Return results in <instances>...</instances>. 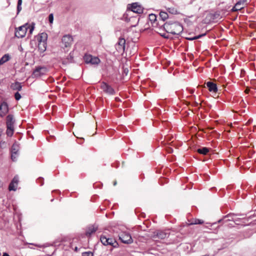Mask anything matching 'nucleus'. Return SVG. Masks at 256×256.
<instances>
[{
	"instance_id": "nucleus-1",
	"label": "nucleus",
	"mask_w": 256,
	"mask_h": 256,
	"mask_svg": "<svg viewBox=\"0 0 256 256\" xmlns=\"http://www.w3.org/2000/svg\"><path fill=\"white\" fill-rule=\"evenodd\" d=\"M146 18L147 22L150 21L152 26L163 28L166 32L174 35H178L184 30L182 24L177 21L168 20L165 22L168 17H146Z\"/></svg>"
},
{
	"instance_id": "nucleus-2",
	"label": "nucleus",
	"mask_w": 256,
	"mask_h": 256,
	"mask_svg": "<svg viewBox=\"0 0 256 256\" xmlns=\"http://www.w3.org/2000/svg\"><path fill=\"white\" fill-rule=\"evenodd\" d=\"M144 7L138 2H134L127 5L126 10L122 16H128V12H132L134 14H142L143 12Z\"/></svg>"
},
{
	"instance_id": "nucleus-3",
	"label": "nucleus",
	"mask_w": 256,
	"mask_h": 256,
	"mask_svg": "<svg viewBox=\"0 0 256 256\" xmlns=\"http://www.w3.org/2000/svg\"><path fill=\"white\" fill-rule=\"evenodd\" d=\"M34 24H26L16 29L15 36L18 38H22L25 36L28 29L29 30L30 33L31 34L34 30Z\"/></svg>"
},
{
	"instance_id": "nucleus-4",
	"label": "nucleus",
	"mask_w": 256,
	"mask_h": 256,
	"mask_svg": "<svg viewBox=\"0 0 256 256\" xmlns=\"http://www.w3.org/2000/svg\"><path fill=\"white\" fill-rule=\"evenodd\" d=\"M230 8V6H228V8L222 9L220 10H218L214 12H210L209 10H206L204 14L206 16H228V9Z\"/></svg>"
},
{
	"instance_id": "nucleus-5",
	"label": "nucleus",
	"mask_w": 256,
	"mask_h": 256,
	"mask_svg": "<svg viewBox=\"0 0 256 256\" xmlns=\"http://www.w3.org/2000/svg\"><path fill=\"white\" fill-rule=\"evenodd\" d=\"M48 70L45 66H37L36 68L32 74L33 78H38L46 74Z\"/></svg>"
},
{
	"instance_id": "nucleus-6",
	"label": "nucleus",
	"mask_w": 256,
	"mask_h": 256,
	"mask_svg": "<svg viewBox=\"0 0 256 256\" xmlns=\"http://www.w3.org/2000/svg\"><path fill=\"white\" fill-rule=\"evenodd\" d=\"M222 17H206L199 24L200 27H202L203 24L216 23L222 20Z\"/></svg>"
},
{
	"instance_id": "nucleus-7",
	"label": "nucleus",
	"mask_w": 256,
	"mask_h": 256,
	"mask_svg": "<svg viewBox=\"0 0 256 256\" xmlns=\"http://www.w3.org/2000/svg\"><path fill=\"white\" fill-rule=\"evenodd\" d=\"M84 59L86 63L92 64H98L100 60L96 56H93L90 54H85Z\"/></svg>"
},
{
	"instance_id": "nucleus-8",
	"label": "nucleus",
	"mask_w": 256,
	"mask_h": 256,
	"mask_svg": "<svg viewBox=\"0 0 256 256\" xmlns=\"http://www.w3.org/2000/svg\"><path fill=\"white\" fill-rule=\"evenodd\" d=\"M100 240L104 246L109 245L114 247H116V245L117 244L116 242L114 239L107 238L104 236H101Z\"/></svg>"
},
{
	"instance_id": "nucleus-9",
	"label": "nucleus",
	"mask_w": 256,
	"mask_h": 256,
	"mask_svg": "<svg viewBox=\"0 0 256 256\" xmlns=\"http://www.w3.org/2000/svg\"><path fill=\"white\" fill-rule=\"evenodd\" d=\"M115 46L116 50L118 52H124L126 48V40L123 38H120Z\"/></svg>"
},
{
	"instance_id": "nucleus-10",
	"label": "nucleus",
	"mask_w": 256,
	"mask_h": 256,
	"mask_svg": "<svg viewBox=\"0 0 256 256\" xmlns=\"http://www.w3.org/2000/svg\"><path fill=\"white\" fill-rule=\"evenodd\" d=\"M20 150V144L15 142L12 146L11 149V158L13 161L16 160L18 155V151Z\"/></svg>"
},
{
	"instance_id": "nucleus-11",
	"label": "nucleus",
	"mask_w": 256,
	"mask_h": 256,
	"mask_svg": "<svg viewBox=\"0 0 256 256\" xmlns=\"http://www.w3.org/2000/svg\"><path fill=\"white\" fill-rule=\"evenodd\" d=\"M100 88L105 92L109 94H114L115 93L114 88L104 82H102L100 84Z\"/></svg>"
},
{
	"instance_id": "nucleus-12",
	"label": "nucleus",
	"mask_w": 256,
	"mask_h": 256,
	"mask_svg": "<svg viewBox=\"0 0 256 256\" xmlns=\"http://www.w3.org/2000/svg\"><path fill=\"white\" fill-rule=\"evenodd\" d=\"M119 238L121 241L124 244H130L132 242L131 236L128 233H122L119 236Z\"/></svg>"
},
{
	"instance_id": "nucleus-13",
	"label": "nucleus",
	"mask_w": 256,
	"mask_h": 256,
	"mask_svg": "<svg viewBox=\"0 0 256 256\" xmlns=\"http://www.w3.org/2000/svg\"><path fill=\"white\" fill-rule=\"evenodd\" d=\"M62 41L65 47H70L73 42V38L70 34H66L62 37Z\"/></svg>"
},
{
	"instance_id": "nucleus-14",
	"label": "nucleus",
	"mask_w": 256,
	"mask_h": 256,
	"mask_svg": "<svg viewBox=\"0 0 256 256\" xmlns=\"http://www.w3.org/2000/svg\"><path fill=\"white\" fill-rule=\"evenodd\" d=\"M18 182V177L15 176L9 184L8 190L10 191H16L17 189Z\"/></svg>"
},
{
	"instance_id": "nucleus-15",
	"label": "nucleus",
	"mask_w": 256,
	"mask_h": 256,
	"mask_svg": "<svg viewBox=\"0 0 256 256\" xmlns=\"http://www.w3.org/2000/svg\"><path fill=\"white\" fill-rule=\"evenodd\" d=\"M169 236V234L161 230L157 231L154 232L153 238H158L160 240H164L166 238H167Z\"/></svg>"
},
{
	"instance_id": "nucleus-16",
	"label": "nucleus",
	"mask_w": 256,
	"mask_h": 256,
	"mask_svg": "<svg viewBox=\"0 0 256 256\" xmlns=\"http://www.w3.org/2000/svg\"><path fill=\"white\" fill-rule=\"evenodd\" d=\"M8 112V106L7 102H4L0 105V116L2 117Z\"/></svg>"
},
{
	"instance_id": "nucleus-17",
	"label": "nucleus",
	"mask_w": 256,
	"mask_h": 256,
	"mask_svg": "<svg viewBox=\"0 0 256 256\" xmlns=\"http://www.w3.org/2000/svg\"><path fill=\"white\" fill-rule=\"evenodd\" d=\"M154 12H148V16H164V14H166V16H168V14L165 10H154Z\"/></svg>"
},
{
	"instance_id": "nucleus-18",
	"label": "nucleus",
	"mask_w": 256,
	"mask_h": 256,
	"mask_svg": "<svg viewBox=\"0 0 256 256\" xmlns=\"http://www.w3.org/2000/svg\"><path fill=\"white\" fill-rule=\"evenodd\" d=\"M206 86L210 92H216L218 91L216 84L212 82H208L206 83Z\"/></svg>"
},
{
	"instance_id": "nucleus-19",
	"label": "nucleus",
	"mask_w": 256,
	"mask_h": 256,
	"mask_svg": "<svg viewBox=\"0 0 256 256\" xmlns=\"http://www.w3.org/2000/svg\"><path fill=\"white\" fill-rule=\"evenodd\" d=\"M10 87V88L14 90L20 91L22 88L21 83L18 82L12 83Z\"/></svg>"
},
{
	"instance_id": "nucleus-20",
	"label": "nucleus",
	"mask_w": 256,
	"mask_h": 256,
	"mask_svg": "<svg viewBox=\"0 0 256 256\" xmlns=\"http://www.w3.org/2000/svg\"><path fill=\"white\" fill-rule=\"evenodd\" d=\"M48 39V35L45 32H42L39 34L37 36V40L38 42H46Z\"/></svg>"
},
{
	"instance_id": "nucleus-21",
	"label": "nucleus",
	"mask_w": 256,
	"mask_h": 256,
	"mask_svg": "<svg viewBox=\"0 0 256 256\" xmlns=\"http://www.w3.org/2000/svg\"><path fill=\"white\" fill-rule=\"evenodd\" d=\"M98 230V228L94 226H89L86 232V235L87 236H90L92 234Z\"/></svg>"
},
{
	"instance_id": "nucleus-22",
	"label": "nucleus",
	"mask_w": 256,
	"mask_h": 256,
	"mask_svg": "<svg viewBox=\"0 0 256 256\" xmlns=\"http://www.w3.org/2000/svg\"><path fill=\"white\" fill-rule=\"evenodd\" d=\"M14 120L13 116L9 114L6 116V126H14Z\"/></svg>"
},
{
	"instance_id": "nucleus-23",
	"label": "nucleus",
	"mask_w": 256,
	"mask_h": 256,
	"mask_svg": "<svg viewBox=\"0 0 256 256\" xmlns=\"http://www.w3.org/2000/svg\"><path fill=\"white\" fill-rule=\"evenodd\" d=\"M38 49L40 52H44L46 48V42H38Z\"/></svg>"
},
{
	"instance_id": "nucleus-24",
	"label": "nucleus",
	"mask_w": 256,
	"mask_h": 256,
	"mask_svg": "<svg viewBox=\"0 0 256 256\" xmlns=\"http://www.w3.org/2000/svg\"><path fill=\"white\" fill-rule=\"evenodd\" d=\"M73 56L72 54L70 53L66 58L62 60V64H68L72 62Z\"/></svg>"
},
{
	"instance_id": "nucleus-25",
	"label": "nucleus",
	"mask_w": 256,
	"mask_h": 256,
	"mask_svg": "<svg viewBox=\"0 0 256 256\" xmlns=\"http://www.w3.org/2000/svg\"><path fill=\"white\" fill-rule=\"evenodd\" d=\"M210 149L206 147H202L197 150V152L204 155H206L210 152Z\"/></svg>"
},
{
	"instance_id": "nucleus-26",
	"label": "nucleus",
	"mask_w": 256,
	"mask_h": 256,
	"mask_svg": "<svg viewBox=\"0 0 256 256\" xmlns=\"http://www.w3.org/2000/svg\"><path fill=\"white\" fill-rule=\"evenodd\" d=\"M10 59V56L8 54H5L0 59V66L4 64L6 62L8 61Z\"/></svg>"
},
{
	"instance_id": "nucleus-27",
	"label": "nucleus",
	"mask_w": 256,
	"mask_h": 256,
	"mask_svg": "<svg viewBox=\"0 0 256 256\" xmlns=\"http://www.w3.org/2000/svg\"><path fill=\"white\" fill-rule=\"evenodd\" d=\"M6 134L7 136H12L14 134V126H6Z\"/></svg>"
},
{
	"instance_id": "nucleus-28",
	"label": "nucleus",
	"mask_w": 256,
	"mask_h": 256,
	"mask_svg": "<svg viewBox=\"0 0 256 256\" xmlns=\"http://www.w3.org/2000/svg\"><path fill=\"white\" fill-rule=\"evenodd\" d=\"M167 11H166L167 12H168L170 14H180V13L178 12L177 10L174 8H166Z\"/></svg>"
},
{
	"instance_id": "nucleus-29",
	"label": "nucleus",
	"mask_w": 256,
	"mask_h": 256,
	"mask_svg": "<svg viewBox=\"0 0 256 256\" xmlns=\"http://www.w3.org/2000/svg\"><path fill=\"white\" fill-rule=\"evenodd\" d=\"M238 6H236V4H235L234 6H232V8L230 9L231 11H240V12H244L245 10L244 8H237Z\"/></svg>"
},
{
	"instance_id": "nucleus-30",
	"label": "nucleus",
	"mask_w": 256,
	"mask_h": 256,
	"mask_svg": "<svg viewBox=\"0 0 256 256\" xmlns=\"http://www.w3.org/2000/svg\"><path fill=\"white\" fill-rule=\"evenodd\" d=\"M204 223V221L200 219H194L192 220V222L190 224H202Z\"/></svg>"
},
{
	"instance_id": "nucleus-31",
	"label": "nucleus",
	"mask_w": 256,
	"mask_h": 256,
	"mask_svg": "<svg viewBox=\"0 0 256 256\" xmlns=\"http://www.w3.org/2000/svg\"><path fill=\"white\" fill-rule=\"evenodd\" d=\"M206 33H204V34H200L198 36H194V37H192V38H187L186 39L188 40H196V39H198L203 36H206Z\"/></svg>"
},
{
	"instance_id": "nucleus-32",
	"label": "nucleus",
	"mask_w": 256,
	"mask_h": 256,
	"mask_svg": "<svg viewBox=\"0 0 256 256\" xmlns=\"http://www.w3.org/2000/svg\"><path fill=\"white\" fill-rule=\"evenodd\" d=\"M22 5V4L17 3L16 16H18V15L19 14L20 12L21 11Z\"/></svg>"
},
{
	"instance_id": "nucleus-33",
	"label": "nucleus",
	"mask_w": 256,
	"mask_h": 256,
	"mask_svg": "<svg viewBox=\"0 0 256 256\" xmlns=\"http://www.w3.org/2000/svg\"><path fill=\"white\" fill-rule=\"evenodd\" d=\"M246 0H238L236 3V6H240L242 4H244L246 2Z\"/></svg>"
},
{
	"instance_id": "nucleus-34",
	"label": "nucleus",
	"mask_w": 256,
	"mask_h": 256,
	"mask_svg": "<svg viewBox=\"0 0 256 256\" xmlns=\"http://www.w3.org/2000/svg\"><path fill=\"white\" fill-rule=\"evenodd\" d=\"M152 10H154L152 8L146 9L144 8L143 12H142V14L144 15L148 16V11H152Z\"/></svg>"
},
{
	"instance_id": "nucleus-35",
	"label": "nucleus",
	"mask_w": 256,
	"mask_h": 256,
	"mask_svg": "<svg viewBox=\"0 0 256 256\" xmlns=\"http://www.w3.org/2000/svg\"><path fill=\"white\" fill-rule=\"evenodd\" d=\"M93 253L91 252H82V256H93Z\"/></svg>"
},
{
	"instance_id": "nucleus-36",
	"label": "nucleus",
	"mask_w": 256,
	"mask_h": 256,
	"mask_svg": "<svg viewBox=\"0 0 256 256\" xmlns=\"http://www.w3.org/2000/svg\"><path fill=\"white\" fill-rule=\"evenodd\" d=\"M14 98H15V99L16 100H18L20 99L21 98V95L18 92H16V93H15L14 94Z\"/></svg>"
},
{
	"instance_id": "nucleus-37",
	"label": "nucleus",
	"mask_w": 256,
	"mask_h": 256,
	"mask_svg": "<svg viewBox=\"0 0 256 256\" xmlns=\"http://www.w3.org/2000/svg\"><path fill=\"white\" fill-rule=\"evenodd\" d=\"M6 142H5L1 141V142H0V147L1 148H4V147H5V146H6Z\"/></svg>"
},
{
	"instance_id": "nucleus-38",
	"label": "nucleus",
	"mask_w": 256,
	"mask_h": 256,
	"mask_svg": "<svg viewBox=\"0 0 256 256\" xmlns=\"http://www.w3.org/2000/svg\"><path fill=\"white\" fill-rule=\"evenodd\" d=\"M161 36L162 37H164V38H169L168 36V34H161Z\"/></svg>"
},
{
	"instance_id": "nucleus-39",
	"label": "nucleus",
	"mask_w": 256,
	"mask_h": 256,
	"mask_svg": "<svg viewBox=\"0 0 256 256\" xmlns=\"http://www.w3.org/2000/svg\"><path fill=\"white\" fill-rule=\"evenodd\" d=\"M49 18V22L50 24H52L54 20V17H48Z\"/></svg>"
},
{
	"instance_id": "nucleus-40",
	"label": "nucleus",
	"mask_w": 256,
	"mask_h": 256,
	"mask_svg": "<svg viewBox=\"0 0 256 256\" xmlns=\"http://www.w3.org/2000/svg\"><path fill=\"white\" fill-rule=\"evenodd\" d=\"M124 72L127 75L128 72V68H125L124 69Z\"/></svg>"
},
{
	"instance_id": "nucleus-41",
	"label": "nucleus",
	"mask_w": 256,
	"mask_h": 256,
	"mask_svg": "<svg viewBox=\"0 0 256 256\" xmlns=\"http://www.w3.org/2000/svg\"><path fill=\"white\" fill-rule=\"evenodd\" d=\"M2 256H10L9 254H8L6 252H4Z\"/></svg>"
},
{
	"instance_id": "nucleus-42",
	"label": "nucleus",
	"mask_w": 256,
	"mask_h": 256,
	"mask_svg": "<svg viewBox=\"0 0 256 256\" xmlns=\"http://www.w3.org/2000/svg\"><path fill=\"white\" fill-rule=\"evenodd\" d=\"M22 0H18V4H22Z\"/></svg>"
},
{
	"instance_id": "nucleus-43",
	"label": "nucleus",
	"mask_w": 256,
	"mask_h": 256,
	"mask_svg": "<svg viewBox=\"0 0 256 256\" xmlns=\"http://www.w3.org/2000/svg\"><path fill=\"white\" fill-rule=\"evenodd\" d=\"M54 16V14L53 13H50L48 16Z\"/></svg>"
},
{
	"instance_id": "nucleus-44",
	"label": "nucleus",
	"mask_w": 256,
	"mask_h": 256,
	"mask_svg": "<svg viewBox=\"0 0 256 256\" xmlns=\"http://www.w3.org/2000/svg\"><path fill=\"white\" fill-rule=\"evenodd\" d=\"M116 100L117 101H119L120 100L118 98H116Z\"/></svg>"
},
{
	"instance_id": "nucleus-45",
	"label": "nucleus",
	"mask_w": 256,
	"mask_h": 256,
	"mask_svg": "<svg viewBox=\"0 0 256 256\" xmlns=\"http://www.w3.org/2000/svg\"><path fill=\"white\" fill-rule=\"evenodd\" d=\"M8 4H10V0H6Z\"/></svg>"
},
{
	"instance_id": "nucleus-46",
	"label": "nucleus",
	"mask_w": 256,
	"mask_h": 256,
	"mask_svg": "<svg viewBox=\"0 0 256 256\" xmlns=\"http://www.w3.org/2000/svg\"><path fill=\"white\" fill-rule=\"evenodd\" d=\"M238 16H246V15H244V14H240Z\"/></svg>"
},
{
	"instance_id": "nucleus-47",
	"label": "nucleus",
	"mask_w": 256,
	"mask_h": 256,
	"mask_svg": "<svg viewBox=\"0 0 256 256\" xmlns=\"http://www.w3.org/2000/svg\"><path fill=\"white\" fill-rule=\"evenodd\" d=\"M222 220H218V223H220V222H221Z\"/></svg>"
},
{
	"instance_id": "nucleus-48",
	"label": "nucleus",
	"mask_w": 256,
	"mask_h": 256,
	"mask_svg": "<svg viewBox=\"0 0 256 256\" xmlns=\"http://www.w3.org/2000/svg\"><path fill=\"white\" fill-rule=\"evenodd\" d=\"M74 250H75L76 251H77V250H78V248H77V247H76V248H75Z\"/></svg>"
},
{
	"instance_id": "nucleus-49",
	"label": "nucleus",
	"mask_w": 256,
	"mask_h": 256,
	"mask_svg": "<svg viewBox=\"0 0 256 256\" xmlns=\"http://www.w3.org/2000/svg\"><path fill=\"white\" fill-rule=\"evenodd\" d=\"M236 17H234V18H233L232 20H236Z\"/></svg>"
},
{
	"instance_id": "nucleus-50",
	"label": "nucleus",
	"mask_w": 256,
	"mask_h": 256,
	"mask_svg": "<svg viewBox=\"0 0 256 256\" xmlns=\"http://www.w3.org/2000/svg\"><path fill=\"white\" fill-rule=\"evenodd\" d=\"M243 8V7L242 6H237V8Z\"/></svg>"
},
{
	"instance_id": "nucleus-51",
	"label": "nucleus",
	"mask_w": 256,
	"mask_h": 256,
	"mask_svg": "<svg viewBox=\"0 0 256 256\" xmlns=\"http://www.w3.org/2000/svg\"><path fill=\"white\" fill-rule=\"evenodd\" d=\"M229 220H225V222H227L228 221H229Z\"/></svg>"
},
{
	"instance_id": "nucleus-52",
	"label": "nucleus",
	"mask_w": 256,
	"mask_h": 256,
	"mask_svg": "<svg viewBox=\"0 0 256 256\" xmlns=\"http://www.w3.org/2000/svg\"><path fill=\"white\" fill-rule=\"evenodd\" d=\"M238 222V220H236L235 221H234V222L236 224V222Z\"/></svg>"
},
{
	"instance_id": "nucleus-53",
	"label": "nucleus",
	"mask_w": 256,
	"mask_h": 256,
	"mask_svg": "<svg viewBox=\"0 0 256 256\" xmlns=\"http://www.w3.org/2000/svg\"><path fill=\"white\" fill-rule=\"evenodd\" d=\"M153 10H152V11H148V12H152Z\"/></svg>"
},
{
	"instance_id": "nucleus-54",
	"label": "nucleus",
	"mask_w": 256,
	"mask_h": 256,
	"mask_svg": "<svg viewBox=\"0 0 256 256\" xmlns=\"http://www.w3.org/2000/svg\"><path fill=\"white\" fill-rule=\"evenodd\" d=\"M126 21H128V18H127V17L126 18Z\"/></svg>"
},
{
	"instance_id": "nucleus-55",
	"label": "nucleus",
	"mask_w": 256,
	"mask_h": 256,
	"mask_svg": "<svg viewBox=\"0 0 256 256\" xmlns=\"http://www.w3.org/2000/svg\"><path fill=\"white\" fill-rule=\"evenodd\" d=\"M2 134V131L0 130V136H1Z\"/></svg>"
},
{
	"instance_id": "nucleus-56",
	"label": "nucleus",
	"mask_w": 256,
	"mask_h": 256,
	"mask_svg": "<svg viewBox=\"0 0 256 256\" xmlns=\"http://www.w3.org/2000/svg\"><path fill=\"white\" fill-rule=\"evenodd\" d=\"M172 152V150H170L168 151L169 152Z\"/></svg>"
},
{
	"instance_id": "nucleus-57",
	"label": "nucleus",
	"mask_w": 256,
	"mask_h": 256,
	"mask_svg": "<svg viewBox=\"0 0 256 256\" xmlns=\"http://www.w3.org/2000/svg\"><path fill=\"white\" fill-rule=\"evenodd\" d=\"M182 16H186V15H184V14H182Z\"/></svg>"
}]
</instances>
